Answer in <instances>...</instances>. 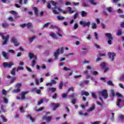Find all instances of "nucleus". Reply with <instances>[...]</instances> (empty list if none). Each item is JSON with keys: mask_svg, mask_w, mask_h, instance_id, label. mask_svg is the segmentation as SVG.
I'll use <instances>...</instances> for the list:
<instances>
[{"mask_svg": "<svg viewBox=\"0 0 124 124\" xmlns=\"http://www.w3.org/2000/svg\"><path fill=\"white\" fill-rule=\"evenodd\" d=\"M56 88H54V87H52V88H51V93H55L56 92Z\"/></svg>", "mask_w": 124, "mask_h": 124, "instance_id": "obj_51", "label": "nucleus"}, {"mask_svg": "<svg viewBox=\"0 0 124 124\" xmlns=\"http://www.w3.org/2000/svg\"><path fill=\"white\" fill-rule=\"evenodd\" d=\"M76 96H77V94L76 93H73L72 94L69 96V97L70 98H75Z\"/></svg>", "mask_w": 124, "mask_h": 124, "instance_id": "obj_21", "label": "nucleus"}, {"mask_svg": "<svg viewBox=\"0 0 124 124\" xmlns=\"http://www.w3.org/2000/svg\"><path fill=\"white\" fill-rule=\"evenodd\" d=\"M82 51H81V53L82 54V55H86V54H87V53H88V52H87V50H88V49H87V48H82L81 49Z\"/></svg>", "mask_w": 124, "mask_h": 124, "instance_id": "obj_19", "label": "nucleus"}, {"mask_svg": "<svg viewBox=\"0 0 124 124\" xmlns=\"http://www.w3.org/2000/svg\"><path fill=\"white\" fill-rule=\"evenodd\" d=\"M32 8L34 11L35 15L37 16L38 15V8L36 7H33Z\"/></svg>", "mask_w": 124, "mask_h": 124, "instance_id": "obj_15", "label": "nucleus"}, {"mask_svg": "<svg viewBox=\"0 0 124 124\" xmlns=\"http://www.w3.org/2000/svg\"><path fill=\"white\" fill-rule=\"evenodd\" d=\"M87 12L84 11H81V16L82 17H85V16H87Z\"/></svg>", "mask_w": 124, "mask_h": 124, "instance_id": "obj_31", "label": "nucleus"}, {"mask_svg": "<svg viewBox=\"0 0 124 124\" xmlns=\"http://www.w3.org/2000/svg\"><path fill=\"white\" fill-rule=\"evenodd\" d=\"M28 117L30 118V119L31 121V123H34V121H35V118H32V117H31V115L30 114L28 115Z\"/></svg>", "mask_w": 124, "mask_h": 124, "instance_id": "obj_20", "label": "nucleus"}, {"mask_svg": "<svg viewBox=\"0 0 124 124\" xmlns=\"http://www.w3.org/2000/svg\"><path fill=\"white\" fill-rule=\"evenodd\" d=\"M60 48H58L56 51H55L54 52V60H58V55H59V54H60Z\"/></svg>", "mask_w": 124, "mask_h": 124, "instance_id": "obj_11", "label": "nucleus"}, {"mask_svg": "<svg viewBox=\"0 0 124 124\" xmlns=\"http://www.w3.org/2000/svg\"><path fill=\"white\" fill-rule=\"evenodd\" d=\"M100 66L103 69L105 68V67H106V64L105 63V62H103V63H101Z\"/></svg>", "mask_w": 124, "mask_h": 124, "instance_id": "obj_36", "label": "nucleus"}, {"mask_svg": "<svg viewBox=\"0 0 124 124\" xmlns=\"http://www.w3.org/2000/svg\"><path fill=\"white\" fill-rule=\"evenodd\" d=\"M108 55L109 59H111V61L113 62L115 57H116V53L115 52H108Z\"/></svg>", "mask_w": 124, "mask_h": 124, "instance_id": "obj_7", "label": "nucleus"}, {"mask_svg": "<svg viewBox=\"0 0 124 124\" xmlns=\"http://www.w3.org/2000/svg\"><path fill=\"white\" fill-rule=\"evenodd\" d=\"M89 1L92 5H96L97 4V3L95 2L94 0H89Z\"/></svg>", "mask_w": 124, "mask_h": 124, "instance_id": "obj_24", "label": "nucleus"}, {"mask_svg": "<svg viewBox=\"0 0 124 124\" xmlns=\"http://www.w3.org/2000/svg\"><path fill=\"white\" fill-rule=\"evenodd\" d=\"M74 30H77V29H78V24L75 23L74 26Z\"/></svg>", "mask_w": 124, "mask_h": 124, "instance_id": "obj_60", "label": "nucleus"}, {"mask_svg": "<svg viewBox=\"0 0 124 124\" xmlns=\"http://www.w3.org/2000/svg\"><path fill=\"white\" fill-rule=\"evenodd\" d=\"M120 26H121V28H124V22H121V23L120 24Z\"/></svg>", "mask_w": 124, "mask_h": 124, "instance_id": "obj_64", "label": "nucleus"}, {"mask_svg": "<svg viewBox=\"0 0 124 124\" xmlns=\"http://www.w3.org/2000/svg\"><path fill=\"white\" fill-rule=\"evenodd\" d=\"M29 57L30 59V60H31V59H34V60H36V56L33 54V53H31V52H29L28 53Z\"/></svg>", "mask_w": 124, "mask_h": 124, "instance_id": "obj_13", "label": "nucleus"}, {"mask_svg": "<svg viewBox=\"0 0 124 124\" xmlns=\"http://www.w3.org/2000/svg\"><path fill=\"white\" fill-rule=\"evenodd\" d=\"M95 108V105L94 104H92V106L87 110V112H92V111H93Z\"/></svg>", "mask_w": 124, "mask_h": 124, "instance_id": "obj_14", "label": "nucleus"}, {"mask_svg": "<svg viewBox=\"0 0 124 124\" xmlns=\"http://www.w3.org/2000/svg\"><path fill=\"white\" fill-rule=\"evenodd\" d=\"M1 118H2L3 123H7V119L4 118V116H3V115H1Z\"/></svg>", "mask_w": 124, "mask_h": 124, "instance_id": "obj_33", "label": "nucleus"}, {"mask_svg": "<svg viewBox=\"0 0 124 124\" xmlns=\"http://www.w3.org/2000/svg\"><path fill=\"white\" fill-rule=\"evenodd\" d=\"M36 91H37V89L35 87L32 88L31 90V92L32 93H33V92H36Z\"/></svg>", "mask_w": 124, "mask_h": 124, "instance_id": "obj_61", "label": "nucleus"}, {"mask_svg": "<svg viewBox=\"0 0 124 124\" xmlns=\"http://www.w3.org/2000/svg\"><path fill=\"white\" fill-rule=\"evenodd\" d=\"M57 18L59 21H62V20H64V17L61 16H58Z\"/></svg>", "mask_w": 124, "mask_h": 124, "instance_id": "obj_26", "label": "nucleus"}, {"mask_svg": "<svg viewBox=\"0 0 124 124\" xmlns=\"http://www.w3.org/2000/svg\"><path fill=\"white\" fill-rule=\"evenodd\" d=\"M16 71V68H14L13 69V70H12L11 71V74H12V75L15 76L16 74L15 73Z\"/></svg>", "mask_w": 124, "mask_h": 124, "instance_id": "obj_30", "label": "nucleus"}, {"mask_svg": "<svg viewBox=\"0 0 124 124\" xmlns=\"http://www.w3.org/2000/svg\"><path fill=\"white\" fill-rule=\"evenodd\" d=\"M67 9L69 12V14H72L73 13H74V11H72V8L71 7H68L67 8Z\"/></svg>", "mask_w": 124, "mask_h": 124, "instance_id": "obj_25", "label": "nucleus"}, {"mask_svg": "<svg viewBox=\"0 0 124 124\" xmlns=\"http://www.w3.org/2000/svg\"><path fill=\"white\" fill-rule=\"evenodd\" d=\"M43 120H45L47 123H50L51 122V120H52V116H48L47 117L46 115H44L43 118Z\"/></svg>", "mask_w": 124, "mask_h": 124, "instance_id": "obj_9", "label": "nucleus"}, {"mask_svg": "<svg viewBox=\"0 0 124 124\" xmlns=\"http://www.w3.org/2000/svg\"><path fill=\"white\" fill-rule=\"evenodd\" d=\"M99 93L100 95L103 96L104 99H107L109 97V95H108V93H107V90L106 89H104L99 92Z\"/></svg>", "mask_w": 124, "mask_h": 124, "instance_id": "obj_2", "label": "nucleus"}, {"mask_svg": "<svg viewBox=\"0 0 124 124\" xmlns=\"http://www.w3.org/2000/svg\"><path fill=\"white\" fill-rule=\"evenodd\" d=\"M46 87H48L49 86L50 87H52L53 86V84H52V82H48L46 84Z\"/></svg>", "mask_w": 124, "mask_h": 124, "instance_id": "obj_55", "label": "nucleus"}, {"mask_svg": "<svg viewBox=\"0 0 124 124\" xmlns=\"http://www.w3.org/2000/svg\"><path fill=\"white\" fill-rule=\"evenodd\" d=\"M62 97L63 98H65L67 97V93H63L62 95Z\"/></svg>", "mask_w": 124, "mask_h": 124, "instance_id": "obj_62", "label": "nucleus"}, {"mask_svg": "<svg viewBox=\"0 0 124 124\" xmlns=\"http://www.w3.org/2000/svg\"><path fill=\"white\" fill-rule=\"evenodd\" d=\"M51 106L53 108V111H56L57 109H58L60 106H61V105L59 103H51Z\"/></svg>", "mask_w": 124, "mask_h": 124, "instance_id": "obj_6", "label": "nucleus"}, {"mask_svg": "<svg viewBox=\"0 0 124 124\" xmlns=\"http://www.w3.org/2000/svg\"><path fill=\"white\" fill-rule=\"evenodd\" d=\"M44 107H41V108H39L38 109H36L35 110L37 112H38L39 111H42V110H44Z\"/></svg>", "mask_w": 124, "mask_h": 124, "instance_id": "obj_47", "label": "nucleus"}, {"mask_svg": "<svg viewBox=\"0 0 124 124\" xmlns=\"http://www.w3.org/2000/svg\"><path fill=\"white\" fill-rule=\"evenodd\" d=\"M82 95H85V96H89L90 95V93H88V92H81Z\"/></svg>", "mask_w": 124, "mask_h": 124, "instance_id": "obj_23", "label": "nucleus"}, {"mask_svg": "<svg viewBox=\"0 0 124 124\" xmlns=\"http://www.w3.org/2000/svg\"><path fill=\"white\" fill-rule=\"evenodd\" d=\"M62 87H63V82L61 81L59 84V90H62Z\"/></svg>", "mask_w": 124, "mask_h": 124, "instance_id": "obj_27", "label": "nucleus"}, {"mask_svg": "<svg viewBox=\"0 0 124 124\" xmlns=\"http://www.w3.org/2000/svg\"><path fill=\"white\" fill-rule=\"evenodd\" d=\"M62 32V31L61 30V29H58V32H57V34L59 35V36H60L61 37H62V35L61 33Z\"/></svg>", "mask_w": 124, "mask_h": 124, "instance_id": "obj_22", "label": "nucleus"}, {"mask_svg": "<svg viewBox=\"0 0 124 124\" xmlns=\"http://www.w3.org/2000/svg\"><path fill=\"white\" fill-rule=\"evenodd\" d=\"M51 82L52 85H56V84H57V81H56V80L54 79H52Z\"/></svg>", "mask_w": 124, "mask_h": 124, "instance_id": "obj_48", "label": "nucleus"}, {"mask_svg": "<svg viewBox=\"0 0 124 124\" xmlns=\"http://www.w3.org/2000/svg\"><path fill=\"white\" fill-rule=\"evenodd\" d=\"M120 79L121 80H122V81L124 80V74H123L121 76V77H120Z\"/></svg>", "mask_w": 124, "mask_h": 124, "instance_id": "obj_63", "label": "nucleus"}, {"mask_svg": "<svg viewBox=\"0 0 124 124\" xmlns=\"http://www.w3.org/2000/svg\"><path fill=\"white\" fill-rule=\"evenodd\" d=\"M3 99H4V103H8V99H7L5 97H4Z\"/></svg>", "mask_w": 124, "mask_h": 124, "instance_id": "obj_57", "label": "nucleus"}, {"mask_svg": "<svg viewBox=\"0 0 124 124\" xmlns=\"http://www.w3.org/2000/svg\"><path fill=\"white\" fill-rule=\"evenodd\" d=\"M27 93H29V92L26 91V92H22L20 93V95H21V99L22 100H25L27 98L26 97V94H27Z\"/></svg>", "mask_w": 124, "mask_h": 124, "instance_id": "obj_8", "label": "nucleus"}, {"mask_svg": "<svg viewBox=\"0 0 124 124\" xmlns=\"http://www.w3.org/2000/svg\"><path fill=\"white\" fill-rule=\"evenodd\" d=\"M12 65H14V64L12 62L7 63V62H4L3 63V66L4 68H11Z\"/></svg>", "mask_w": 124, "mask_h": 124, "instance_id": "obj_4", "label": "nucleus"}, {"mask_svg": "<svg viewBox=\"0 0 124 124\" xmlns=\"http://www.w3.org/2000/svg\"><path fill=\"white\" fill-rule=\"evenodd\" d=\"M2 94H3V95H6L7 93V91H6V90L3 89L2 91Z\"/></svg>", "mask_w": 124, "mask_h": 124, "instance_id": "obj_43", "label": "nucleus"}, {"mask_svg": "<svg viewBox=\"0 0 124 124\" xmlns=\"http://www.w3.org/2000/svg\"><path fill=\"white\" fill-rule=\"evenodd\" d=\"M77 101V98H75L71 101V103L73 104V105H75L76 104V102Z\"/></svg>", "mask_w": 124, "mask_h": 124, "instance_id": "obj_28", "label": "nucleus"}, {"mask_svg": "<svg viewBox=\"0 0 124 124\" xmlns=\"http://www.w3.org/2000/svg\"><path fill=\"white\" fill-rule=\"evenodd\" d=\"M50 36H52V37H53V38H54V39H58V37H57V35H56V34H55V33L54 32H52L50 34Z\"/></svg>", "mask_w": 124, "mask_h": 124, "instance_id": "obj_18", "label": "nucleus"}, {"mask_svg": "<svg viewBox=\"0 0 124 124\" xmlns=\"http://www.w3.org/2000/svg\"><path fill=\"white\" fill-rule=\"evenodd\" d=\"M106 36L108 38V43L109 45H112V41H113V36L112 34L110 33H107L106 34Z\"/></svg>", "mask_w": 124, "mask_h": 124, "instance_id": "obj_3", "label": "nucleus"}, {"mask_svg": "<svg viewBox=\"0 0 124 124\" xmlns=\"http://www.w3.org/2000/svg\"><path fill=\"white\" fill-rule=\"evenodd\" d=\"M83 82L84 85H88L89 84V80H84L83 81Z\"/></svg>", "mask_w": 124, "mask_h": 124, "instance_id": "obj_53", "label": "nucleus"}, {"mask_svg": "<svg viewBox=\"0 0 124 124\" xmlns=\"http://www.w3.org/2000/svg\"><path fill=\"white\" fill-rule=\"evenodd\" d=\"M26 25L27 29H31V28H32V23H31V22H28L27 24L26 23Z\"/></svg>", "mask_w": 124, "mask_h": 124, "instance_id": "obj_17", "label": "nucleus"}, {"mask_svg": "<svg viewBox=\"0 0 124 124\" xmlns=\"http://www.w3.org/2000/svg\"><path fill=\"white\" fill-rule=\"evenodd\" d=\"M9 26V24L6 22V21H4L1 24L2 28H3L4 29H7V28H8Z\"/></svg>", "mask_w": 124, "mask_h": 124, "instance_id": "obj_12", "label": "nucleus"}, {"mask_svg": "<svg viewBox=\"0 0 124 124\" xmlns=\"http://www.w3.org/2000/svg\"><path fill=\"white\" fill-rule=\"evenodd\" d=\"M12 42L14 43L15 46L17 47L19 45H20V43L18 42L17 39L15 38H13L12 39Z\"/></svg>", "mask_w": 124, "mask_h": 124, "instance_id": "obj_10", "label": "nucleus"}, {"mask_svg": "<svg viewBox=\"0 0 124 124\" xmlns=\"http://www.w3.org/2000/svg\"><path fill=\"white\" fill-rule=\"evenodd\" d=\"M108 85L109 86H112V87H114V84L113 83V82L111 80H109L108 82Z\"/></svg>", "mask_w": 124, "mask_h": 124, "instance_id": "obj_37", "label": "nucleus"}, {"mask_svg": "<svg viewBox=\"0 0 124 124\" xmlns=\"http://www.w3.org/2000/svg\"><path fill=\"white\" fill-rule=\"evenodd\" d=\"M94 34L95 39H96V40H98V34H97L96 32H94Z\"/></svg>", "mask_w": 124, "mask_h": 124, "instance_id": "obj_40", "label": "nucleus"}, {"mask_svg": "<svg viewBox=\"0 0 124 124\" xmlns=\"http://www.w3.org/2000/svg\"><path fill=\"white\" fill-rule=\"evenodd\" d=\"M3 57L6 59V60H8V55L5 51H2Z\"/></svg>", "mask_w": 124, "mask_h": 124, "instance_id": "obj_16", "label": "nucleus"}, {"mask_svg": "<svg viewBox=\"0 0 124 124\" xmlns=\"http://www.w3.org/2000/svg\"><path fill=\"white\" fill-rule=\"evenodd\" d=\"M19 70H24V67L22 66H18L16 69V71L18 72Z\"/></svg>", "mask_w": 124, "mask_h": 124, "instance_id": "obj_39", "label": "nucleus"}, {"mask_svg": "<svg viewBox=\"0 0 124 124\" xmlns=\"http://www.w3.org/2000/svg\"><path fill=\"white\" fill-rule=\"evenodd\" d=\"M14 93H20L21 92V90L20 89L17 88V89H15L13 91Z\"/></svg>", "mask_w": 124, "mask_h": 124, "instance_id": "obj_45", "label": "nucleus"}, {"mask_svg": "<svg viewBox=\"0 0 124 124\" xmlns=\"http://www.w3.org/2000/svg\"><path fill=\"white\" fill-rule=\"evenodd\" d=\"M10 14H13V15H16V12L15 11H10Z\"/></svg>", "mask_w": 124, "mask_h": 124, "instance_id": "obj_46", "label": "nucleus"}, {"mask_svg": "<svg viewBox=\"0 0 124 124\" xmlns=\"http://www.w3.org/2000/svg\"><path fill=\"white\" fill-rule=\"evenodd\" d=\"M35 38H36V37L35 36H34L31 38L29 39V42L31 43V42H32V41H33V40H34V39H35Z\"/></svg>", "mask_w": 124, "mask_h": 124, "instance_id": "obj_41", "label": "nucleus"}, {"mask_svg": "<svg viewBox=\"0 0 124 124\" xmlns=\"http://www.w3.org/2000/svg\"><path fill=\"white\" fill-rule=\"evenodd\" d=\"M96 24L95 23H93L92 24V28L93 29V30H94L96 29Z\"/></svg>", "mask_w": 124, "mask_h": 124, "instance_id": "obj_35", "label": "nucleus"}, {"mask_svg": "<svg viewBox=\"0 0 124 124\" xmlns=\"http://www.w3.org/2000/svg\"><path fill=\"white\" fill-rule=\"evenodd\" d=\"M77 17H78V13H76L73 16L74 20H75Z\"/></svg>", "mask_w": 124, "mask_h": 124, "instance_id": "obj_49", "label": "nucleus"}, {"mask_svg": "<svg viewBox=\"0 0 124 124\" xmlns=\"http://www.w3.org/2000/svg\"><path fill=\"white\" fill-rule=\"evenodd\" d=\"M116 95L117 96H118V97H123V95L119 93H116Z\"/></svg>", "mask_w": 124, "mask_h": 124, "instance_id": "obj_58", "label": "nucleus"}, {"mask_svg": "<svg viewBox=\"0 0 124 124\" xmlns=\"http://www.w3.org/2000/svg\"><path fill=\"white\" fill-rule=\"evenodd\" d=\"M49 25L50 22H47L44 25L43 28H47L48 26H49Z\"/></svg>", "mask_w": 124, "mask_h": 124, "instance_id": "obj_50", "label": "nucleus"}, {"mask_svg": "<svg viewBox=\"0 0 124 124\" xmlns=\"http://www.w3.org/2000/svg\"><path fill=\"white\" fill-rule=\"evenodd\" d=\"M7 33H4V32H0V35L2 38L3 41L2 42V43L3 45H6L8 42V40H9V38L10 37V35H8L6 37H5V35H6Z\"/></svg>", "mask_w": 124, "mask_h": 124, "instance_id": "obj_1", "label": "nucleus"}, {"mask_svg": "<svg viewBox=\"0 0 124 124\" xmlns=\"http://www.w3.org/2000/svg\"><path fill=\"white\" fill-rule=\"evenodd\" d=\"M35 63H36V62L35 61V60H33L32 62V67H34V65H35Z\"/></svg>", "mask_w": 124, "mask_h": 124, "instance_id": "obj_52", "label": "nucleus"}, {"mask_svg": "<svg viewBox=\"0 0 124 124\" xmlns=\"http://www.w3.org/2000/svg\"><path fill=\"white\" fill-rule=\"evenodd\" d=\"M15 80H16V77H13L10 81V84H12L14 83V82L15 81Z\"/></svg>", "mask_w": 124, "mask_h": 124, "instance_id": "obj_32", "label": "nucleus"}, {"mask_svg": "<svg viewBox=\"0 0 124 124\" xmlns=\"http://www.w3.org/2000/svg\"><path fill=\"white\" fill-rule=\"evenodd\" d=\"M35 82H36V85L38 86L39 85V80L38 78H36L35 79Z\"/></svg>", "mask_w": 124, "mask_h": 124, "instance_id": "obj_54", "label": "nucleus"}, {"mask_svg": "<svg viewBox=\"0 0 124 124\" xmlns=\"http://www.w3.org/2000/svg\"><path fill=\"white\" fill-rule=\"evenodd\" d=\"M53 99H56L57 97H58V94L57 93H55L54 95L52 96Z\"/></svg>", "mask_w": 124, "mask_h": 124, "instance_id": "obj_44", "label": "nucleus"}, {"mask_svg": "<svg viewBox=\"0 0 124 124\" xmlns=\"http://www.w3.org/2000/svg\"><path fill=\"white\" fill-rule=\"evenodd\" d=\"M121 102H122V99H119L117 101V103L116 105L117 106H120L121 105Z\"/></svg>", "mask_w": 124, "mask_h": 124, "instance_id": "obj_42", "label": "nucleus"}, {"mask_svg": "<svg viewBox=\"0 0 124 124\" xmlns=\"http://www.w3.org/2000/svg\"><path fill=\"white\" fill-rule=\"evenodd\" d=\"M92 97L94 98V99H96V98H97V96L96 95V94H95V93H92Z\"/></svg>", "mask_w": 124, "mask_h": 124, "instance_id": "obj_34", "label": "nucleus"}, {"mask_svg": "<svg viewBox=\"0 0 124 124\" xmlns=\"http://www.w3.org/2000/svg\"><path fill=\"white\" fill-rule=\"evenodd\" d=\"M44 101L43 99L40 100L38 103V105H41V104L43 103Z\"/></svg>", "mask_w": 124, "mask_h": 124, "instance_id": "obj_56", "label": "nucleus"}, {"mask_svg": "<svg viewBox=\"0 0 124 124\" xmlns=\"http://www.w3.org/2000/svg\"><path fill=\"white\" fill-rule=\"evenodd\" d=\"M120 120L122 121V122L124 121V116L123 115H121L120 116Z\"/></svg>", "mask_w": 124, "mask_h": 124, "instance_id": "obj_59", "label": "nucleus"}, {"mask_svg": "<svg viewBox=\"0 0 124 124\" xmlns=\"http://www.w3.org/2000/svg\"><path fill=\"white\" fill-rule=\"evenodd\" d=\"M79 25L83 26V27L87 26L88 28H90V26H91V22H86V21H80L79 22Z\"/></svg>", "mask_w": 124, "mask_h": 124, "instance_id": "obj_5", "label": "nucleus"}, {"mask_svg": "<svg viewBox=\"0 0 124 124\" xmlns=\"http://www.w3.org/2000/svg\"><path fill=\"white\" fill-rule=\"evenodd\" d=\"M122 33H123V32H122L121 29L118 30L117 31V35L118 36H120L121 35H122Z\"/></svg>", "mask_w": 124, "mask_h": 124, "instance_id": "obj_29", "label": "nucleus"}, {"mask_svg": "<svg viewBox=\"0 0 124 124\" xmlns=\"http://www.w3.org/2000/svg\"><path fill=\"white\" fill-rule=\"evenodd\" d=\"M50 2L52 3V4L53 6H56L58 4L57 2H55V1H53V0L50 1Z\"/></svg>", "mask_w": 124, "mask_h": 124, "instance_id": "obj_38", "label": "nucleus"}]
</instances>
